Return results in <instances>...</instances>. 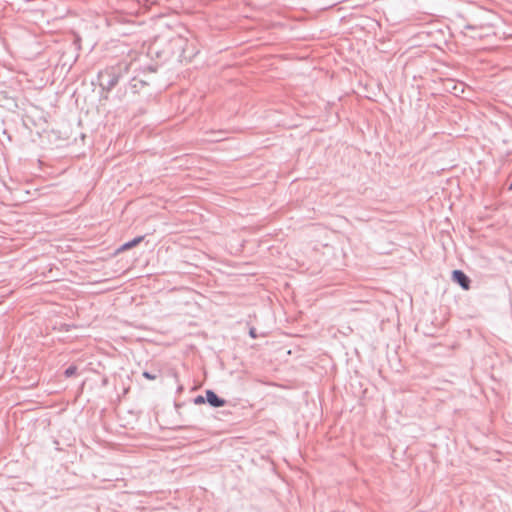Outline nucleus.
Returning a JSON list of instances; mask_svg holds the SVG:
<instances>
[{"label":"nucleus","mask_w":512,"mask_h":512,"mask_svg":"<svg viewBox=\"0 0 512 512\" xmlns=\"http://www.w3.org/2000/svg\"><path fill=\"white\" fill-rule=\"evenodd\" d=\"M205 400L213 408H220L226 405L227 401L218 396L212 389L205 390Z\"/></svg>","instance_id":"3"},{"label":"nucleus","mask_w":512,"mask_h":512,"mask_svg":"<svg viewBox=\"0 0 512 512\" xmlns=\"http://www.w3.org/2000/svg\"><path fill=\"white\" fill-rule=\"evenodd\" d=\"M81 37L75 31H66V42H71L75 55L73 56V62H76L78 58V51L81 49Z\"/></svg>","instance_id":"4"},{"label":"nucleus","mask_w":512,"mask_h":512,"mask_svg":"<svg viewBox=\"0 0 512 512\" xmlns=\"http://www.w3.org/2000/svg\"><path fill=\"white\" fill-rule=\"evenodd\" d=\"M451 279L455 284H458L463 290H469L471 286V279L469 276L460 269L452 271Z\"/></svg>","instance_id":"2"},{"label":"nucleus","mask_w":512,"mask_h":512,"mask_svg":"<svg viewBox=\"0 0 512 512\" xmlns=\"http://www.w3.org/2000/svg\"><path fill=\"white\" fill-rule=\"evenodd\" d=\"M77 309L78 307L73 301L66 303V318L69 317L70 314H74Z\"/></svg>","instance_id":"8"},{"label":"nucleus","mask_w":512,"mask_h":512,"mask_svg":"<svg viewBox=\"0 0 512 512\" xmlns=\"http://www.w3.org/2000/svg\"><path fill=\"white\" fill-rule=\"evenodd\" d=\"M146 85V82L143 80H139L136 78H132L129 81V88L133 93H137L140 88L144 87Z\"/></svg>","instance_id":"6"},{"label":"nucleus","mask_w":512,"mask_h":512,"mask_svg":"<svg viewBox=\"0 0 512 512\" xmlns=\"http://www.w3.org/2000/svg\"><path fill=\"white\" fill-rule=\"evenodd\" d=\"M78 375V367L75 364H71L66 367V378H70Z\"/></svg>","instance_id":"7"},{"label":"nucleus","mask_w":512,"mask_h":512,"mask_svg":"<svg viewBox=\"0 0 512 512\" xmlns=\"http://www.w3.org/2000/svg\"><path fill=\"white\" fill-rule=\"evenodd\" d=\"M145 236L144 235H140V236H136L134 237L133 239L123 243L117 250H116V254L120 253V252H123V251H126V250H129L133 247H136L137 245H139L143 240H144Z\"/></svg>","instance_id":"5"},{"label":"nucleus","mask_w":512,"mask_h":512,"mask_svg":"<svg viewBox=\"0 0 512 512\" xmlns=\"http://www.w3.org/2000/svg\"><path fill=\"white\" fill-rule=\"evenodd\" d=\"M193 402H194V404H196V405L205 404V403H206L205 395H197V396L193 399Z\"/></svg>","instance_id":"10"},{"label":"nucleus","mask_w":512,"mask_h":512,"mask_svg":"<svg viewBox=\"0 0 512 512\" xmlns=\"http://www.w3.org/2000/svg\"><path fill=\"white\" fill-rule=\"evenodd\" d=\"M127 64L110 66L98 72L97 79L103 91L110 92L127 73Z\"/></svg>","instance_id":"1"},{"label":"nucleus","mask_w":512,"mask_h":512,"mask_svg":"<svg viewBox=\"0 0 512 512\" xmlns=\"http://www.w3.org/2000/svg\"><path fill=\"white\" fill-rule=\"evenodd\" d=\"M71 326H73V327H74V326H75V324H69V323H66V324H65L66 331H68V330H69V328H70Z\"/></svg>","instance_id":"12"},{"label":"nucleus","mask_w":512,"mask_h":512,"mask_svg":"<svg viewBox=\"0 0 512 512\" xmlns=\"http://www.w3.org/2000/svg\"><path fill=\"white\" fill-rule=\"evenodd\" d=\"M508 189H509L510 191H512V182L509 184Z\"/></svg>","instance_id":"13"},{"label":"nucleus","mask_w":512,"mask_h":512,"mask_svg":"<svg viewBox=\"0 0 512 512\" xmlns=\"http://www.w3.org/2000/svg\"><path fill=\"white\" fill-rule=\"evenodd\" d=\"M142 376L148 380H155L157 379L158 377V374L157 373H153V372H150V371H147V370H144L142 372Z\"/></svg>","instance_id":"9"},{"label":"nucleus","mask_w":512,"mask_h":512,"mask_svg":"<svg viewBox=\"0 0 512 512\" xmlns=\"http://www.w3.org/2000/svg\"><path fill=\"white\" fill-rule=\"evenodd\" d=\"M249 336L252 338V339H256L258 337L257 335V331H256V328L254 327H250L249 328Z\"/></svg>","instance_id":"11"}]
</instances>
